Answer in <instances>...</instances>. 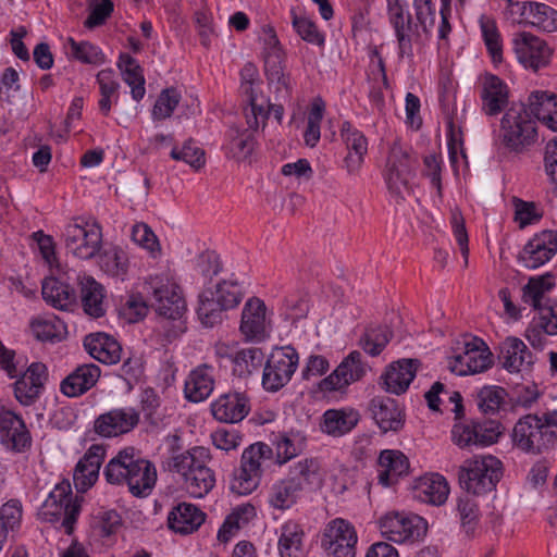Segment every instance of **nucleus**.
Returning <instances> with one entry per match:
<instances>
[{
    "mask_svg": "<svg viewBox=\"0 0 557 557\" xmlns=\"http://www.w3.org/2000/svg\"><path fill=\"white\" fill-rule=\"evenodd\" d=\"M377 462L382 468L377 475V480L379 483L384 487H391L395 485L400 478L409 473V459L400 450H382Z\"/></svg>",
    "mask_w": 557,
    "mask_h": 557,
    "instance_id": "c756f323",
    "label": "nucleus"
},
{
    "mask_svg": "<svg viewBox=\"0 0 557 557\" xmlns=\"http://www.w3.org/2000/svg\"><path fill=\"white\" fill-rule=\"evenodd\" d=\"M103 475L109 484L127 485L129 493L138 498L149 496L158 479L154 463L143 458L132 446L110 459Z\"/></svg>",
    "mask_w": 557,
    "mask_h": 557,
    "instance_id": "f257e3e1",
    "label": "nucleus"
},
{
    "mask_svg": "<svg viewBox=\"0 0 557 557\" xmlns=\"http://www.w3.org/2000/svg\"><path fill=\"white\" fill-rule=\"evenodd\" d=\"M208 449L196 446L175 455L168 462V469L182 475L187 493L195 498H202L214 487L215 475L207 466Z\"/></svg>",
    "mask_w": 557,
    "mask_h": 557,
    "instance_id": "f03ea898",
    "label": "nucleus"
},
{
    "mask_svg": "<svg viewBox=\"0 0 557 557\" xmlns=\"http://www.w3.org/2000/svg\"><path fill=\"white\" fill-rule=\"evenodd\" d=\"M0 444L13 454H25L33 445L32 434L22 416L5 407H0Z\"/></svg>",
    "mask_w": 557,
    "mask_h": 557,
    "instance_id": "4468645a",
    "label": "nucleus"
},
{
    "mask_svg": "<svg viewBox=\"0 0 557 557\" xmlns=\"http://www.w3.org/2000/svg\"><path fill=\"white\" fill-rule=\"evenodd\" d=\"M498 361L510 373L531 370L536 358L522 339L508 336L498 345Z\"/></svg>",
    "mask_w": 557,
    "mask_h": 557,
    "instance_id": "4be33fe9",
    "label": "nucleus"
},
{
    "mask_svg": "<svg viewBox=\"0 0 557 557\" xmlns=\"http://www.w3.org/2000/svg\"><path fill=\"white\" fill-rule=\"evenodd\" d=\"M413 491L414 496L421 502L441 506L447 500L449 486L442 474L432 473L417 479Z\"/></svg>",
    "mask_w": 557,
    "mask_h": 557,
    "instance_id": "f704fd0d",
    "label": "nucleus"
},
{
    "mask_svg": "<svg viewBox=\"0 0 557 557\" xmlns=\"http://www.w3.org/2000/svg\"><path fill=\"white\" fill-rule=\"evenodd\" d=\"M71 58L84 64L100 65L106 62V55L102 50L90 41H76L74 38H67Z\"/></svg>",
    "mask_w": 557,
    "mask_h": 557,
    "instance_id": "5fc2aeb1",
    "label": "nucleus"
},
{
    "mask_svg": "<svg viewBox=\"0 0 557 557\" xmlns=\"http://www.w3.org/2000/svg\"><path fill=\"white\" fill-rule=\"evenodd\" d=\"M292 13V24L297 35L308 44L315 45L321 48L324 47L325 36L318 28L317 24L305 16H298L294 12Z\"/></svg>",
    "mask_w": 557,
    "mask_h": 557,
    "instance_id": "680f3d73",
    "label": "nucleus"
},
{
    "mask_svg": "<svg viewBox=\"0 0 557 557\" xmlns=\"http://www.w3.org/2000/svg\"><path fill=\"white\" fill-rule=\"evenodd\" d=\"M506 396V389L500 386H484L476 394V404L482 413L494 414L505 404Z\"/></svg>",
    "mask_w": 557,
    "mask_h": 557,
    "instance_id": "13d9d810",
    "label": "nucleus"
},
{
    "mask_svg": "<svg viewBox=\"0 0 557 557\" xmlns=\"http://www.w3.org/2000/svg\"><path fill=\"white\" fill-rule=\"evenodd\" d=\"M482 111L487 116H496L503 112L509 102V87L497 75L487 73L482 82L480 94Z\"/></svg>",
    "mask_w": 557,
    "mask_h": 557,
    "instance_id": "a878e982",
    "label": "nucleus"
},
{
    "mask_svg": "<svg viewBox=\"0 0 557 557\" xmlns=\"http://www.w3.org/2000/svg\"><path fill=\"white\" fill-rule=\"evenodd\" d=\"M357 541L355 527L345 519L336 518L326 524L321 546L333 557H355Z\"/></svg>",
    "mask_w": 557,
    "mask_h": 557,
    "instance_id": "2eb2a0df",
    "label": "nucleus"
},
{
    "mask_svg": "<svg viewBox=\"0 0 557 557\" xmlns=\"http://www.w3.org/2000/svg\"><path fill=\"white\" fill-rule=\"evenodd\" d=\"M170 156L173 160L184 161L195 170L201 169L206 163L203 149L199 148L191 138L186 140L181 149L174 147Z\"/></svg>",
    "mask_w": 557,
    "mask_h": 557,
    "instance_id": "0e129e2a",
    "label": "nucleus"
},
{
    "mask_svg": "<svg viewBox=\"0 0 557 557\" xmlns=\"http://www.w3.org/2000/svg\"><path fill=\"white\" fill-rule=\"evenodd\" d=\"M492 354L482 339L465 343V351L450 361V370L458 375L475 374L492 366Z\"/></svg>",
    "mask_w": 557,
    "mask_h": 557,
    "instance_id": "aec40b11",
    "label": "nucleus"
},
{
    "mask_svg": "<svg viewBox=\"0 0 557 557\" xmlns=\"http://www.w3.org/2000/svg\"><path fill=\"white\" fill-rule=\"evenodd\" d=\"M262 58L264 74L270 85H275V90L290 91V75L286 72V53L278 40L274 27L264 25L261 28Z\"/></svg>",
    "mask_w": 557,
    "mask_h": 557,
    "instance_id": "0eeeda50",
    "label": "nucleus"
},
{
    "mask_svg": "<svg viewBox=\"0 0 557 557\" xmlns=\"http://www.w3.org/2000/svg\"><path fill=\"white\" fill-rule=\"evenodd\" d=\"M318 463L314 459H304L290 467L285 478L290 484L296 485L297 491L311 488L319 480Z\"/></svg>",
    "mask_w": 557,
    "mask_h": 557,
    "instance_id": "c03bdc74",
    "label": "nucleus"
},
{
    "mask_svg": "<svg viewBox=\"0 0 557 557\" xmlns=\"http://www.w3.org/2000/svg\"><path fill=\"white\" fill-rule=\"evenodd\" d=\"M100 375L101 370L97 364H79L61 381L60 391L66 397H79L97 384Z\"/></svg>",
    "mask_w": 557,
    "mask_h": 557,
    "instance_id": "cd10ccee",
    "label": "nucleus"
},
{
    "mask_svg": "<svg viewBox=\"0 0 557 557\" xmlns=\"http://www.w3.org/2000/svg\"><path fill=\"white\" fill-rule=\"evenodd\" d=\"M214 388L212 368L201 364L194 369L187 376L184 386L185 397L193 403L207 399Z\"/></svg>",
    "mask_w": 557,
    "mask_h": 557,
    "instance_id": "4c0bfd02",
    "label": "nucleus"
},
{
    "mask_svg": "<svg viewBox=\"0 0 557 557\" xmlns=\"http://www.w3.org/2000/svg\"><path fill=\"white\" fill-rule=\"evenodd\" d=\"M139 420V412L135 408H114L95 419L94 432L101 437H115L133 431Z\"/></svg>",
    "mask_w": 557,
    "mask_h": 557,
    "instance_id": "6ab92c4d",
    "label": "nucleus"
},
{
    "mask_svg": "<svg viewBox=\"0 0 557 557\" xmlns=\"http://www.w3.org/2000/svg\"><path fill=\"white\" fill-rule=\"evenodd\" d=\"M503 434L499 421L492 419L456 422L451 429V441L461 449L485 447L496 443Z\"/></svg>",
    "mask_w": 557,
    "mask_h": 557,
    "instance_id": "9d476101",
    "label": "nucleus"
},
{
    "mask_svg": "<svg viewBox=\"0 0 557 557\" xmlns=\"http://www.w3.org/2000/svg\"><path fill=\"white\" fill-rule=\"evenodd\" d=\"M117 67L122 72L124 82L131 87L132 98L139 102L146 94L143 67L135 58L125 52L120 53Z\"/></svg>",
    "mask_w": 557,
    "mask_h": 557,
    "instance_id": "58836bf2",
    "label": "nucleus"
},
{
    "mask_svg": "<svg viewBox=\"0 0 557 557\" xmlns=\"http://www.w3.org/2000/svg\"><path fill=\"white\" fill-rule=\"evenodd\" d=\"M260 482L261 478L256 472L248 470L247 467L240 463L233 472L230 487L232 492L238 495H247L253 492Z\"/></svg>",
    "mask_w": 557,
    "mask_h": 557,
    "instance_id": "e2e57ef3",
    "label": "nucleus"
},
{
    "mask_svg": "<svg viewBox=\"0 0 557 557\" xmlns=\"http://www.w3.org/2000/svg\"><path fill=\"white\" fill-rule=\"evenodd\" d=\"M140 412L144 414L145 422L150 426L158 428L163 421L161 409V397L158 392L150 386L141 389L139 395Z\"/></svg>",
    "mask_w": 557,
    "mask_h": 557,
    "instance_id": "3c124183",
    "label": "nucleus"
},
{
    "mask_svg": "<svg viewBox=\"0 0 557 557\" xmlns=\"http://www.w3.org/2000/svg\"><path fill=\"white\" fill-rule=\"evenodd\" d=\"M536 121L527 104L515 103L506 109L500 120V143L509 151L522 154L537 141Z\"/></svg>",
    "mask_w": 557,
    "mask_h": 557,
    "instance_id": "7ed1b4c3",
    "label": "nucleus"
},
{
    "mask_svg": "<svg viewBox=\"0 0 557 557\" xmlns=\"http://www.w3.org/2000/svg\"><path fill=\"white\" fill-rule=\"evenodd\" d=\"M206 513L194 504L178 503L168 516V525L175 533L190 534L205 522Z\"/></svg>",
    "mask_w": 557,
    "mask_h": 557,
    "instance_id": "7c9ffc66",
    "label": "nucleus"
},
{
    "mask_svg": "<svg viewBox=\"0 0 557 557\" xmlns=\"http://www.w3.org/2000/svg\"><path fill=\"white\" fill-rule=\"evenodd\" d=\"M181 101V92L174 88H165L158 96L152 109V119L162 121L170 117Z\"/></svg>",
    "mask_w": 557,
    "mask_h": 557,
    "instance_id": "052dcab7",
    "label": "nucleus"
},
{
    "mask_svg": "<svg viewBox=\"0 0 557 557\" xmlns=\"http://www.w3.org/2000/svg\"><path fill=\"white\" fill-rule=\"evenodd\" d=\"M480 27L482 38L494 63L503 61V44L500 33L497 28L495 20L482 15L480 17Z\"/></svg>",
    "mask_w": 557,
    "mask_h": 557,
    "instance_id": "864d4df0",
    "label": "nucleus"
},
{
    "mask_svg": "<svg viewBox=\"0 0 557 557\" xmlns=\"http://www.w3.org/2000/svg\"><path fill=\"white\" fill-rule=\"evenodd\" d=\"M96 81L100 92L99 110L104 116H108L112 104L119 100L120 83L115 79V73L112 69H104L98 72Z\"/></svg>",
    "mask_w": 557,
    "mask_h": 557,
    "instance_id": "37998d69",
    "label": "nucleus"
},
{
    "mask_svg": "<svg viewBox=\"0 0 557 557\" xmlns=\"http://www.w3.org/2000/svg\"><path fill=\"white\" fill-rule=\"evenodd\" d=\"M393 337V331L386 325L367 329L360 339L363 350L370 356H379Z\"/></svg>",
    "mask_w": 557,
    "mask_h": 557,
    "instance_id": "4d7b16f0",
    "label": "nucleus"
},
{
    "mask_svg": "<svg viewBox=\"0 0 557 557\" xmlns=\"http://www.w3.org/2000/svg\"><path fill=\"white\" fill-rule=\"evenodd\" d=\"M512 46L517 60L525 69L537 72L550 62L552 49L544 39L531 33L521 32L516 34Z\"/></svg>",
    "mask_w": 557,
    "mask_h": 557,
    "instance_id": "dca6fc26",
    "label": "nucleus"
},
{
    "mask_svg": "<svg viewBox=\"0 0 557 557\" xmlns=\"http://www.w3.org/2000/svg\"><path fill=\"white\" fill-rule=\"evenodd\" d=\"M299 362L297 350L292 346L275 348L264 364L262 386L268 392H277L292 379Z\"/></svg>",
    "mask_w": 557,
    "mask_h": 557,
    "instance_id": "9b49d317",
    "label": "nucleus"
},
{
    "mask_svg": "<svg viewBox=\"0 0 557 557\" xmlns=\"http://www.w3.org/2000/svg\"><path fill=\"white\" fill-rule=\"evenodd\" d=\"M555 285V277L552 273L530 277L522 288L523 302L530 305L532 308H539V305L544 304V295L550 292Z\"/></svg>",
    "mask_w": 557,
    "mask_h": 557,
    "instance_id": "09e8293b",
    "label": "nucleus"
},
{
    "mask_svg": "<svg viewBox=\"0 0 557 557\" xmlns=\"http://www.w3.org/2000/svg\"><path fill=\"white\" fill-rule=\"evenodd\" d=\"M226 307L220 301V297L210 288L202 290L198 297L197 315L206 327H213L222 322V313Z\"/></svg>",
    "mask_w": 557,
    "mask_h": 557,
    "instance_id": "79ce46f5",
    "label": "nucleus"
},
{
    "mask_svg": "<svg viewBox=\"0 0 557 557\" xmlns=\"http://www.w3.org/2000/svg\"><path fill=\"white\" fill-rule=\"evenodd\" d=\"M230 358L233 362V373L246 377L262 366L264 354L261 348L250 347L236 351Z\"/></svg>",
    "mask_w": 557,
    "mask_h": 557,
    "instance_id": "8fccbe9b",
    "label": "nucleus"
},
{
    "mask_svg": "<svg viewBox=\"0 0 557 557\" xmlns=\"http://www.w3.org/2000/svg\"><path fill=\"white\" fill-rule=\"evenodd\" d=\"M82 499L73 498L72 487L67 480L58 483L41 506L40 515L47 522H59L67 535L74 531V525L81 513Z\"/></svg>",
    "mask_w": 557,
    "mask_h": 557,
    "instance_id": "39448f33",
    "label": "nucleus"
},
{
    "mask_svg": "<svg viewBox=\"0 0 557 557\" xmlns=\"http://www.w3.org/2000/svg\"><path fill=\"white\" fill-rule=\"evenodd\" d=\"M557 253V231L543 230L534 234L519 253V261L528 269L535 270Z\"/></svg>",
    "mask_w": 557,
    "mask_h": 557,
    "instance_id": "a211bd4d",
    "label": "nucleus"
},
{
    "mask_svg": "<svg viewBox=\"0 0 557 557\" xmlns=\"http://www.w3.org/2000/svg\"><path fill=\"white\" fill-rule=\"evenodd\" d=\"M512 206L515 208V222L520 228L535 224L543 218V212L539 211L535 202L525 201L518 197H512Z\"/></svg>",
    "mask_w": 557,
    "mask_h": 557,
    "instance_id": "338daca9",
    "label": "nucleus"
},
{
    "mask_svg": "<svg viewBox=\"0 0 557 557\" xmlns=\"http://www.w3.org/2000/svg\"><path fill=\"white\" fill-rule=\"evenodd\" d=\"M369 411L383 433L398 432L404 428L405 413L396 399L376 396L369 404Z\"/></svg>",
    "mask_w": 557,
    "mask_h": 557,
    "instance_id": "b1692460",
    "label": "nucleus"
},
{
    "mask_svg": "<svg viewBox=\"0 0 557 557\" xmlns=\"http://www.w3.org/2000/svg\"><path fill=\"white\" fill-rule=\"evenodd\" d=\"M84 347L90 357L104 364H113L121 359L122 348L119 342L102 332L86 335Z\"/></svg>",
    "mask_w": 557,
    "mask_h": 557,
    "instance_id": "473e14b6",
    "label": "nucleus"
},
{
    "mask_svg": "<svg viewBox=\"0 0 557 557\" xmlns=\"http://www.w3.org/2000/svg\"><path fill=\"white\" fill-rule=\"evenodd\" d=\"M379 529L387 541L398 544L414 543L426 535L428 522L416 513L391 511L380 518Z\"/></svg>",
    "mask_w": 557,
    "mask_h": 557,
    "instance_id": "6e6552de",
    "label": "nucleus"
},
{
    "mask_svg": "<svg viewBox=\"0 0 557 557\" xmlns=\"http://www.w3.org/2000/svg\"><path fill=\"white\" fill-rule=\"evenodd\" d=\"M226 148L236 160L247 159L255 149L256 138L249 128L231 127L227 133Z\"/></svg>",
    "mask_w": 557,
    "mask_h": 557,
    "instance_id": "49530a36",
    "label": "nucleus"
},
{
    "mask_svg": "<svg viewBox=\"0 0 557 557\" xmlns=\"http://www.w3.org/2000/svg\"><path fill=\"white\" fill-rule=\"evenodd\" d=\"M306 447V436L298 431H290L280 434L275 442L276 463L282 466L299 454Z\"/></svg>",
    "mask_w": 557,
    "mask_h": 557,
    "instance_id": "a18cd8bd",
    "label": "nucleus"
},
{
    "mask_svg": "<svg viewBox=\"0 0 557 557\" xmlns=\"http://www.w3.org/2000/svg\"><path fill=\"white\" fill-rule=\"evenodd\" d=\"M383 176L389 194L404 199L403 191L408 189L411 176V162L408 151L398 141L391 147Z\"/></svg>",
    "mask_w": 557,
    "mask_h": 557,
    "instance_id": "f3484780",
    "label": "nucleus"
},
{
    "mask_svg": "<svg viewBox=\"0 0 557 557\" xmlns=\"http://www.w3.org/2000/svg\"><path fill=\"white\" fill-rule=\"evenodd\" d=\"M23 507L18 499H10L0 508V528L8 534L21 528Z\"/></svg>",
    "mask_w": 557,
    "mask_h": 557,
    "instance_id": "774afa93",
    "label": "nucleus"
},
{
    "mask_svg": "<svg viewBox=\"0 0 557 557\" xmlns=\"http://www.w3.org/2000/svg\"><path fill=\"white\" fill-rule=\"evenodd\" d=\"M511 441L513 447L519 450L540 455L552 449L557 442V432L543 429L537 414H525L515 424Z\"/></svg>",
    "mask_w": 557,
    "mask_h": 557,
    "instance_id": "423d86ee",
    "label": "nucleus"
},
{
    "mask_svg": "<svg viewBox=\"0 0 557 557\" xmlns=\"http://www.w3.org/2000/svg\"><path fill=\"white\" fill-rule=\"evenodd\" d=\"M420 366L418 359H399L386 367L381 376L383 388L392 394H404L416 376Z\"/></svg>",
    "mask_w": 557,
    "mask_h": 557,
    "instance_id": "bb28decb",
    "label": "nucleus"
},
{
    "mask_svg": "<svg viewBox=\"0 0 557 557\" xmlns=\"http://www.w3.org/2000/svg\"><path fill=\"white\" fill-rule=\"evenodd\" d=\"M64 244L67 252L82 260H89L101 249L102 232L97 222L77 218L65 226Z\"/></svg>",
    "mask_w": 557,
    "mask_h": 557,
    "instance_id": "1a4fd4ad",
    "label": "nucleus"
},
{
    "mask_svg": "<svg viewBox=\"0 0 557 557\" xmlns=\"http://www.w3.org/2000/svg\"><path fill=\"white\" fill-rule=\"evenodd\" d=\"M456 517L460 522L461 531L468 537H474L480 524L481 511L478 502L471 494L462 493L456 499Z\"/></svg>",
    "mask_w": 557,
    "mask_h": 557,
    "instance_id": "ea45409f",
    "label": "nucleus"
},
{
    "mask_svg": "<svg viewBox=\"0 0 557 557\" xmlns=\"http://www.w3.org/2000/svg\"><path fill=\"white\" fill-rule=\"evenodd\" d=\"M343 366L345 368L342 371L345 376L339 375V377L342 379V384H345L346 387L366 375V363L362 361V355L358 350L351 351L337 367Z\"/></svg>",
    "mask_w": 557,
    "mask_h": 557,
    "instance_id": "69168bd1",
    "label": "nucleus"
},
{
    "mask_svg": "<svg viewBox=\"0 0 557 557\" xmlns=\"http://www.w3.org/2000/svg\"><path fill=\"white\" fill-rule=\"evenodd\" d=\"M77 283L84 312L95 319L103 317L106 314L104 287L89 275H79Z\"/></svg>",
    "mask_w": 557,
    "mask_h": 557,
    "instance_id": "72a5a7b5",
    "label": "nucleus"
},
{
    "mask_svg": "<svg viewBox=\"0 0 557 557\" xmlns=\"http://www.w3.org/2000/svg\"><path fill=\"white\" fill-rule=\"evenodd\" d=\"M304 537L302 527L288 520L281 527L277 548L281 557H302L304 555Z\"/></svg>",
    "mask_w": 557,
    "mask_h": 557,
    "instance_id": "a19ab883",
    "label": "nucleus"
},
{
    "mask_svg": "<svg viewBox=\"0 0 557 557\" xmlns=\"http://www.w3.org/2000/svg\"><path fill=\"white\" fill-rule=\"evenodd\" d=\"M44 300L58 310H69L76 304L75 289L58 277H46L41 284Z\"/></svg>",
    "mask_w": 557,
    "mask_h": 557,
    "instance_id": "e433bc0d",
    "label": "nucleus"
},
{
    "mask_svg": "<svg viewBox=\"0 0 557 557\" xmlns=\"http://www.w3.org/2000/svg\"><path fill=\"white\" fill-rule=\"evenodd\" d=\"M273 457V449L265 443L257 442L244 449L240 458V463L248 468V470L256 472L260 478L263 473V463L271 460Z\"/></svg>",
    "mask_w": 557,
    "mask_h": 557,
    "instance_id": "603ef678",
    "label": "nucleus"
},
{
    "mask_svg": "<svg viewBox=\"0 0 557 557\" xmlns=\"http://www.w3.org/2000/svg\"><path fill=\"white\" fill-rule=\"evenodd\" d=\"M301 493L285 478L276 481L269 491L268 503L278 510H287L297 504Z\"/></svg>",
    "mask_w": 557,
    "mask_h": 557,
    "instance_id": "de8ad7c7",
    "label": "nucleus"
},
{
    "mask_svg": "<svg viewBox=\"0 0 557 557\" xmlns=\"http://www.w3.org/2000/svg\"><path fill=\"white\" fill-rule=\"evenodd\" d=\"M30 329L38 341L54 343L62 339L66 326L63 321L53 317L52 319H34L30 322Z\"/></svg>",
    "mask_w": 557,
    "mask_h": 557,
    "instance_id": "6e6d98bb",
    "label": "nucleus"
},
{
    "mask_svg": "<svg viewBox=\"0 0 557 557\" xmlns=\"http://www.w3.org/2000/svg\"><path fill=\"white\" fill-rule=\"evenodd\" d=\"M106 457V448L92 444L78 460L73 473L75 488L79 493L87 492L98 480L101 465Z\"/></svg>",
    "mask_w": 557,
    "mask_h": 557,
    "instance_id": "412c9836",
    "label": "nucleus"
},
{
    "mask_svg": "<svg viewBox=\"0 0 557 557\" xmlns=\"http://www.w3.org/2000/svg\"><path fill=\"white\" fill-rule=\"evenodd\" d=\"M360 414L352 408L327 409L320 423L323 433L341 437L350 433L358 424Z\"/></svg>",
    "mask_w": 557,
    "mask_h": 557,
    "instance_id": "2f4dec72",
    "label": "nucleus"
},
{
    "mask_svg": "<svg viewBox=\"0 0 557 557\" xmlns=\"http://www.w3.org/2000/svg\"><path fill=\"white\" fill-rule=\"evenodd\" d=\"M405 0H387L388 21L395 32L398 44V57H413L412 41L421 37L420 27L413 23L411 14L406 10Z\"/></svg>",
    "mask_w": 557,
    "mask_h": 557,
    "instance_id": "ddd939ff",
    "label": "nucleus"
},
{
    "mask_svg": "<svg viewBox=\"0 0 557 557\" xmlns=\"http://www.w3.org/2000/svg\"><path fill=\"white\" fill-rule=\"evenodd\" d=\"M250 411V399L245 393L230 392L211 404L214 419L225 423H237Z\"/></svg>",
    "mask_w": 557,
    "mask_h": 557,
    "instance_id": "393cba45",
    "label": "nucleus"
},
{
    "mask_svg": "<svg viewBox=\"0 0 557 557\" xmlns=\"http://www.w3.org/2000/svg\"><path fill=\"white\" fill-rule=\"evenodd\" d=\"M156 312L169 320L182 318L186 311V302L181 287L168 277H154L149 283Z\"/></svg>",
    "mask_w": 557,
    "mask_h": 557,
    "instance_id": "f8f14e48",
    "label": "nucleus"
},
{
    "mask_svg": "<svg viewBox=\"0 0 557 557\" xmlns=\"http://www.w3.org/2000/svg\"><path fill=\"white\" fill-rule=\"evenodd\" d=\"M532 11L528 25L547 33L557 30V10L545 3L534 2Z\"/></svg>",
    "mask_w": 557,
    "mask_h": 557,
    "instance_id": "bf43d9fd",
    "label": "nucleus"
},
{
    "mask_svg": "<svg viewBox=\"0 0 557 557\" xmlns=\"http://www.w3.org/2000/svg\"><path fill=\"white\" fill-rule=\"evenodd\" d=\"M527 108L534 120L557 132V96L535 90L528 98Z\"/></svg>",
    "mask_w": 557,
    "mask_h": 557,
    "instance_id": "c9c22d12",
    "label": "nucleus"
},
{
    "mask_svg": "<svg viewBox=\"0 0 557 557\" xmlns=\"http://www.w3.org/2000/svg\"><path fill=\"white\" fill-rule=\"evenodd\" d=\"M502 476L503 463L492 455L467 459L458 471L460 487L475 496L494 491Z\"/></svg>",
    "mask_w": 557,
    "mask_h": 557,
    "instance_id": "20e7f679",
    "label": "nucleus"
},
{
    "mask_svg": "<svg viewBox=\"0 0 557 557\" xmlns=\"http://www.w3.org/2000/svg\"><path fill=\"white\" fill-rule=\"evenodd\" d=\"M339 132L348 149V153L344 159L345 168L349 174H355L360 170L364 156L368 152L367 137L349 121H345L342 124Z\"/></svg>",
    "mask_w": 557,
    "mask_h": 557,
    "instance_id": "c85d7f7f",
    "label": "nucleus"
},
{
    "mask_svg": "<svg viewBox=\"0 0 557 557\" xmlns=\"http://www.w3.org/2000/svg\"><path fill=\"white\" fill-rule=\"evenodd\" d=\"M265 311L264 301L257 297L245 304L239 330L247 342H262L268 336Z\"/></svg>",
    "mask_w": 557,
    "mask_h": 557,
    "instance_id": "5701e85b",
    "label": "nucleus"
}]
</instances>
